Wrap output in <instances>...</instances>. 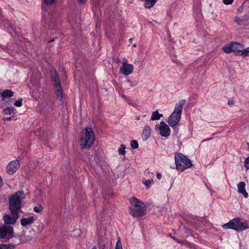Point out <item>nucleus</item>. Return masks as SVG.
I'll return each mask as SVG.
<instances>
[{
	"instance_id": "obj_1",
	"label": "nucleus",
	"mask_w": 249,
	"mask_h": 249,
	"mask_svg": "<svg viewBox=\"0 0 249 249\" xmlns=\"http://www.w3.org/2000/svg\"><path fill=\"white\" fill-rule=\"evenodd\" d=\"M25 198L23 190L17 191L9 197V209L11 213H18L22 207V201Z\"/></svg>"
},
{
	"instance_id": "obj_2",
	"label": "nucleus",
	"mask_w": 249,
	"mask_h": 249,
	"mask_svg": "<svg viewBox=\"0 0 249 249\" xmlns=\"http://www.w3.org/2000/svg\"><path fill=\"white\" fill-rule=\"evenodd\" d=\"M185 103V100H180L176 104L174 111L169 116L168 120L169 125L174 129L176 127V125L180 120L181 115L182 111L183 106Z\"/></svg>"
},
{
	"instance_id": "obj_3",
	"label": "nucleus",
	"mask_w": 249,
	"mask_h": 249,
	"mask_svg": "<svg viewBox=\"0 0 249 249\" xmlns=\"http://www.w3.org/2000/svg\"><path fill=\"white\" fill-rule=\"evenodd\" d=\"M175 160L177 169L180 172H182L185 169L190 168L193 165L191 160L180 153L175 154Z\"/></svg>"
},
{
	"instance_id": "obj_4",
	"label": "nucleus",
	"mask_w": 249,
	"mask_h": 249,
	"mask_svg": "<svg viewBox=\"0 0 249 249\" xmlns=\"http://www.w3.org/2000/svg\"><path fill=\"white\" fill-rule=\"evenodd\" d=\"M95 140V135L91 128H85L83 137L80 139V145L83 148L91 147Z\"/></svg>"
},
{
	"instance_id": "obj_5",
	"label": "nucleus",
	"mask_w": 249,
	"mask_h": 249,
	"mask_svg": "<svg viewBox=\"0 0 249 249\" xmlns=\"http://www.w3.org/2000/svg\"><path fill=\"white\" fill-rule=\"evenodd\" d=\"M223 227L225 229H232L237 231H243L248 228L247 224L241 221V219L239 217L230 220L229 222L224 224Z\"/></svg>"
},
{
	"instance_id": "obj_6",
	"label": "nucleus",
	"mask_w": 249,
	"mask_h": 249,
	"mask_svg": "<svg viewBox=\"0 0 249 249\" xmlns=\"http://www.w3.org/2000/svg\"><path fill=\"white\" fill-rule=\"evenodd\" d=\"M245 49H244L243 45L237 42H230L228 45L223 48L224 52L226 53L233 52L235 55H241L243 57L246 56L242 54L243 50Z\"/></svg>"
},
{
	"instance_id": "obj_7",
	"label": "nucleus",
	"mask_w": 249,
	"mask_h": 249,
	"mask_svg": "<svg viewBox=\"0 0 249 249\" xmlns=\"http://www.w3.org/2000/svg\"><path fill=\"white\" fill-rule=\"evenodd\" d=\"M146 206L144 203H142L140 207L136 208L129 207L130 214L134 217H140L145 214Z\"/></svg>"
},
{
	"instance_id": "obj_8",
	"label": "nucleus",
	"mask_w": 249,
	"mask_h": 249,
	"mask_svg": "<svg viewBox=\"0 0 249 249\" xmlns=\"http://www.w3.org/2000/svg\"><path fill=\"white\" fill-rule=\"evenodd\" d=\"M11 213V215L5 214L3 215V219L5 225H14L19 218V214L18 213Z\"/></svg>"
},
{
	"instance_id": "obj_9",
	"label": "nucleus",
	"mask_w": 249,
	"mask_h": 249,
	"mask_svg": "<svg viewBox=\"0 0 249 249\" xmlns=\"http://www.w3.org/2000/svg\"><path fill=\"white\" fill-rule=\"evenodd\" d=\"M134 70L133 66L127 63L125 59H124L123 65L120 68V71L124 75L127 76L133 72Z\"/></svg>"
},
{
	"instance_id": "obj_10",
	"label": "nucleus",
	"mask_w": 249,
	"mask_h": 249,
	"mask_svg": "<svg viewBox=\"0 0 249 249\" xmlns=\"http://www.w3.org/2000/svg\"><path fill=\"white\" fill-rule=\"evenodd\" d=\"M19 166L18 160L11 161L6 167V172L9 175H12L18 169Z\"/></svg>"
},
{
	"instance_id": "obj_11",
	"label": "nucleus",
	"mask_w": 249,
	"mask_h": 249,
	"mask_svg": "<svg viewBox=\"0 0 249 249\" xmlns=\"http://www.w3.org/2000/svg\"><path fill=\"white\" fill-rule=\"evenodd\" d=\"M13 228L10 226L2 225L0 227V238L4 239L6 238L7 234L11 235L13 233Z\"/></svg>"
},
{
	"instance_id": "obj_12",
	"label": "nucleus",
	"mask_w": 249,
	"mask_h": 249,
	"mask_svg": "<svg viewBox=\"0 0 249 249\" xmlns=\"http://www.w3.org/2000/svg\"><path fill=\"white\" fill-rule=\"evenodd\" d=\"M160 134L161 136L167 137L170 135V129L168 125L164 122H160V126L159 127Z\"/></svg>"
},
{
	"instance_id": "obj_13",
	"label": "nucleus",
	"mask_w": 249,
	"mask_h": 249,
	"mask_svg": "<svg viewBox=\"0 0 249 249\" xmlns=\"http://www.w3.org/2000/svg\"><path fill=\"white\" fill-rule=\"evenodd\" d=\"M52 79L55 88L61 87L59 76L55 70L51 71Z\"/></svg>"
},
{
	"instance_id": "obj_14",
	"label": "nucleus",
	"mask_w": 249,
	"mask_h": 249,
	"mask_svg": "<svg viewBox=\"0 0 249 249\" xmlns=\"http://www.w3.org/2000/svg\"><path fill=\"white\" fill-rule=\"evenodd\" d=\"M35 221L34 217L32 216L26 218H22L20 220L21 225L23 227H26L28 225L32 224Z\"/></svg>"
},
{
	"instance_id": "obj_15",
	"label": "nucleus",
	"mask_w": 249,
	"mask_h": 249,
	"mask_svg": "<svg viewBox=\"0 0 249 249\" xmlns=\"http://www.w3.org/2000/svg\"><path fill=\"white\" fill-rule=\"evenodd\" d=\"M151 131V130L149 126L146 125L144 127L142 133V137L145 140H147L150 137Z\"/></svg>"
},
{
	"instance_id": "obj_16",
	"label": "nucleus",
	"mask_w": 249,
	"mask_h": 249,
	"mask_svg": "<svg viewBox=\"0 0 249 249\" xmlns=\"http://www.w3.org/2000/svg\"><path fill=\"white\" fill-rule=\"evenodd\" d=\"M129 201L131 204L133 205L136 207H140L142 203H144L140 200L134 197H131L129 199Z\"/></svg>"
},
{
	"instance_id": "obj_17",
	"label": "nucleus",
	"mask_w": 249,
	"mask_h": 249,
	"mask_svg": "<svg viewBox=\"0 0 249 249\" xmlns=\"http://www.w3.org/2000/svg\"><path fill=\"white\" fill-rule=\"evenodd\" d=\"M2 101L7 97H11L14 95V92L10 89H5L2 92Z\"/></svg>"
},
{
	"instance_id": "obj_18",
	"label": "nucleus",
	"mask_w": 249,
	"mask_h": 249,
	"mask_svg": "<svg viewBox=\"0 0 249 249\" xmlns=\"http://www.w3.org/2000/svg\"><path fill=\"white\" fill-rule=\"evenodd\" d=\"M56 89V91H55V94L57 98L61 101L63 99V92H62V87H59L55 88Z\"/></svg>"
},
{
	"instance_id": "obj_19",
	"label": "nucleus",
	"mask_w": 249,
	"mask_h": 249,
	"mask_svg": "<svg viewBox=\"0 0 249 249\" xmlns=\"http://www.w3.org/2000/svg\"><path fill=\"white\" fill-rule=\"evenodd\" d=\"M161 117H162V115L161 114H160L158 112V110H157L153 112L151 118V120H157L160 119Z\"/></svg>"
},
{
	"instance_id": "obj_20",
	"label": "nucleus",
	"mask_w": 249,
	"mask_h": 249,
	"mask_svg": "<svg viewBox=\"0 0 249 249\" xmlns=\"http://www.w3.org/2000/svg\"><path fill=\"white\" fill-rule=\"evenodd\" d=\"M245 183L244 182H240L237 184V189H238V192L240 193L242 190H244L245 187Z\"/></svg>"
},
{
	"instance_id": "obj_21",
	"label": "nucleus",
	"mask_w": 249,
	"mask_h": 249,
	"mask_svg": "<svg viewBox=\"0 0 249 249\" xmlns=\"http://www.w3.org/2000/svg\"><path fill=\"white\" fill-rule=\"evenodd\" d=\"M15 246L8 244L0 245V249H14Z\"/></svg>"
},
{
	"instance_id": "obj_22",
	"label": "nucleus",
	"mask_w": 249,
	"mask_h": 249,
	"mask_svg": "<svg viewBox=\"0 0 249 249\" xmlns=\"http://www.w3.org/2000/svg\"><path fill=\"white\" fill-rule=\"evenodd\" d=\"M14 109V107H6L3 109V112L6 115H10L11 113V110L13 111Z\"/></svg>"
},
{
	"instance_id": "obj_23",
	"label": "nucleus",
	"mask_w": 249,
	"mask_h": 249,
	"mask_svg": "<svg viewBox=\"0 0 249 249\" xmlns=\"http://www.w3.org/2000/svg\"><path fill=\"white\" fill-rule=\"evenodd\" d=\"M125 147L124 144H121L120 148L118 149V153L120 155H124L125 153Z\"/></svg>"
},
{
	"instance_id": "obj_24",
	"label": "nucleus",
	"mask_w": 249,
	"mask_h": 249,
	"mask_svg": "<svg viewBox=\"0 0 249 249\" xmlns=\"http://www.w3.org/2000/svg\"><path fill=\"white\" fill-rule=\"evenodd\" d=\"M130 145L131 147L133 149H137L139 146L138 142L136 140H132L130 142Z\"/></svg>"
},
{
	"instance_id": "obj_25",
	"label": "nucleus",
	"mask_w": 249,
	"mask_h": 249,
	"mask_svg": "<svg viewBox=\"0 0 249 249\" xmlns=\"http://www.w3.org/2000/svg\"><path fill=\"white\" fill-rule=\"evenodd\" d=\"M43 210V207L41 205H39L38 206H35L34 208V210L36 213H40Z\"/></svg>"
},
{
	"instance_id": "obj_26",
	"label": "nucleus",
	"mask_w": 249,
	"mask_h": 249,
	"mask_svg": "<svg viewBox=\"0 0 249 249\" xmlns=\"http://www.w3.org/2000/svg\"><path fill=\"white\" fill-rule=\"evenodd\" d=\"M22 99L19 98L14 103V105L18 107H20L22 105Z\"/></svg>"
},
{
	"instance_id": "obj_27",
	"label": "nucleus",
	"mask_w": 249,
	"mask_h": 249,
	"mask_svg": "<svg viewBox=\"0 0 249 249\" xmlns=\"http://www.w3.org/2000/svg\"><path fill=\"white\" fill-rule=\"evenodd\" d=\"M245 167L247 170L249 169V157L245 159Z\"/></svg>"
},
{
	"instance_id": "obj_28",
	"label": "nucleus",
	"mask_w": 249,
	"mask_h": 249,
	"mask_svg": "<svg viewBox=\"0 0 249 249\" xmlns=\"http://www.w3.org/2000/svg\"><path fill=\"white\" fill-rule=\"evenodd\" d=\"M115 249H122V245L120 239H119L116 243Z\"/></svg>"
},
{
	"instance_id": "obj_29",
	"label": "nucleus",
	"mask_w": 249,
	"mask_h": 249,
	"mask_svg": "<svg viewBox=\"0 0 249 249\" xmlns=\"http://www.w3.org/2000/svg\"><path fill=\"white\" fill-rule=\"evenodd\" d=\"M234 21L238 24V25H242L243 20H242L241 19H240L239 18L237 17H235L234 18Z\"/></svg>"
},
{
	"instance_id": "obj_30",
	"label": "nucleus",
	"mask_w": 249,
	"mask_h": 249,
	"mask_svg": "<svg viewBox=\"0 0 249 249\" xmlns=\"http://www.w3.org/2000/svg\"><path fill=\"white\" fill-rule=\"evenodd\" d=\"M44 2L46 5H51L53 4L55 0H43Z\"/></svg>"
},
{
	"instance_id": "obj_31",
	"label": "nucleus",
	"mask_w": 249,
	"mask_h": 249,
	"mask_svg": "<svg viewBox=\"0 0 249 249\" xmlns=\"http://www.w3.org/2000/svg\"><path fill=\"white\" fill-rule=\"evenodd\" d=\"M242 54L244 56H249V47L243 50Z\"/></svg>"
},
{
	"instance_id": "obj_32",
	"label": "nucleus",
	"mask_w": 249,
	"mask_h": 249,
	"mask_svg": "<svg viewBox=\"0 0 249 249\" xmlns=\"http://www.w3.org/2000/svg\"><path fill=\"white\" fill-rule=\"evenodd\" d=\"M223 2L226 5L231 4L233 3L234 0H222Z\"/></svg>"
},
{
	"instance_id": "obj_33",
	"label": "nucleus",
	"mask_w": 249,
	"mask_h": 249,
	"mask_svg": "<svg viewBox=\"0 0 249 249\" xmlns=\"http://www.w3.org/2000/svg\"><path fill=\"white\" fill-rule=\"evenodd\" d=\"M240 194H242L244 196L245 198H247L248 197V194L246 192L245 189H244V190H242L241 192L239 193Z\"/></svg>"
},
{
	"instance_id": "obj_34",
	"label": "nucleus",
	"mask_w": 249,
	"mask_h": 249,
	"mask_svg": "<svg viewBox=\"0 0 249 249\" xmlns=\"http://www.w3.org/2000/svg\"><path fill=\"white\" fill-rule=\"evenodd\" d=\"M151 181L152 180H150V179L147 180L144 182V185L146 187H149L151 183Z\"/></svg>"
},
{
	"instance_id": "obj_35",
	"label": "nucleus",
	"mask_w": 249,
	"mask_h": 249,
	"mask_svg": "<svg viewBox=\"0 0 249 249\" xmlns=\"http://www.w3.org/2000/svg\"><path fill=\"white\" fill-rule=\"evenodd\" d=\"M127 82L130 83L129 86L131 87H133L137 85V82H134V83L131 82L129 80H128Z\"/></svg>"
},
{
	"instance_id": "obj_36",
	"label": "nucleus",
	"mask_w": 249,
	"mask_h": 249,
	"mask_svg": "<svg viewBox=\"0 0 249 249\" xmlns=\"http://www.w3.org/2000/svg\"><path fill=\"white\" fill-rule=\"evenodd\" d=\"M87 0H78V3L79 4H84L86 3Z\"/></svg>"
},
{
	"instance_id": "obj_37",
	"label": "nucleus",
	"mask_w": 249,
	"mask_h": 249,
	"mask_svg": "<svg viewBox=\"0 0 249 249\" xmlns=\"http://www.w3.org/2000/svg\"><path fill=\"white\" fill-rule=\"evenodd\" d=\"M157 178L159 179H161V178L162 177L161 174L160 173H158L157 174Z\"/></svg>"
},
{
	"instance_id": "obj_38",
	"label": "nucleus",
	"mask_w": 249,
	"mask_h": 249,
	"mask_svg": "<svg viewBox=\"0 0 249 249\" xmlns=\"http://www.w3.org/2000/svg\"><path fill=\"white\" fill-rule=\"evenodd\" d=\"M234 103V101L233 100H229L228 101V104L229 105H233Z\"/></svg>"
},
{
	"instance_id": "obj_39",
	"label": "nucleus",
	"mask_w": 249,
	"mask_h": 249,
	"mask_svg": "<svg viewBox=\"0 0 249 249\" xmlns=\"http://www.w3.org/2000/svg\"><path fill=\"white\" fill-rule=\"evenodd\" d=\"M101 249H106V246L105 244L102 245L101 246Z\"/></svg>"
},
{
	"instance_id": "obj_40",
	"label": "nucleus",
	"mask_w": 249,
	"mask_h": 249,
	"mask_svg": "<svg viewBox=\"0 0 249 249\" xmlns=\"http://www.w3.org/2000/svg\"><path fill=\"white\" fill-rule=\"evenodd\" d=\"M4 120L11 121V117H7V118H6L5 119H4Z\"/></svg>"
},
{
	"instance_id": "obj_41",
	"label": "nucleus",
	"mask_w": 249,
	"mask_h": 249,
	"mask_svg": "<svg viewBox=\"0 0 249 249\" xmlns=\"http://www.w3.org/2000/svg\"><path fill=\"white\" fill-rule=\"evenodd\" d=\"M176 241L178 243H181L182 241L179 239H176Z\"/></svg>"
},
{
	"instance_id": "obj_42",
	"label": "nucleus",
	"mask_w": 249,
	"mask_h": 249,
	"mask_svg": "<svg viewBox=\"0 0 249 249\" xmlns=\"http://www.w3.org/2000/svg\"><path fill=\"white\" fill-rule=\"evenodd\" d=\"M1 94H2V92H0V101H2V95Z\"/></svg>"
},
{
	"instance_id": "obj_43",
	"label": "nucleus",
	"mask_w": 249,
	"mask_h": 249,
	"mask_svg": "<svg viewBox=\"0 0 249 249\" xmlns=\"http://www.w3.org/2000/svg\"><path fill=\"white\" fill-rule=\"evenodd\" d=\"M54 39H52L49 40L48 41V43H50V42H53V41H54Z\"/></svg>"
},
{
	"instance_id": "obj_44",
	"label": "nucleus",
	"mask_w": 249,
	"mask_h": 249,
	"mask_svg": "<svg viewBox=\"0 0 249 249\" xmlns=\"http://www.w3.org/2000/svg\"><path fill=\"white\" fill-rule=\"evenodd\" d=\"M136 119L137 120H140V117H139V116H138V117H136Z\"/></svg>"
},
{
	"instance_id": "obj_45",
	"label": "nucleus",
	"mask_w": 249,
	"mask_h": 249,
	"mask_svg": "<svg viewBox=\"0 0 249 249\" xmlns=\"http://www.w3.org/2000/svg\"><path fill=\"white\" fill-rule=\"evenodd\" d=\"M172 238L176 241V239H177L176 238L174 237H172Z\"/></svg>"
},
{
	"instance_id": "obj_46",
	"label": "nucleus",
	"mask_w": 249,
	"mask_h": 249,
	"mask_svg": "<svg viewBox=\"0 0 249 249\" xmlns=\"http://www.w3.org/2000/svg\"><path fill=\"white\" fill-rule=\"evenodd\" d=\"M92 249H96V247H95V246H94V247L92 248Z\"/></svg>"
},
{
	"instance_id": "obj_47",
	"label": "nucleus",
	"mask_w": 249,
	"mask_h": 249,
	"mask_svg": "<svg viewBox=\"0 0 249 249\" xmlns=\"http://www.w3.org/2000/svg\"><path fill=\"white\" fill-rule=\"evenodd\" d=\"M133 46V47H136V44H134Z\"/></svg>"
},
{
	"instance_id": "obj_48",
	"label": "nucleus",
	"mask_w": 249,
	"mask_h": 249,
	"mask_svg": "<svg viewBox=\"0 0 249 249\" xmlns=\"http://www.w3.org/2000/svg\"><path fill=\"white\" fill-rule=\"evenodd\" d=\"M247 145H248V146H249V143L247 142Z\"/></svg>"
},
{
	"instance_id": "obj_49",
	"label": "nucleus",
	"mask_w": 249,
	"mask_h": 249,
	"mask_svg": "<svg viewBox=\"0 0 249 249\" xmlns=\"http://www.w3.org/2000/svg\"><path fill=\"white\" fill-rule=\"evenodd\" d=\"M132 38H130V39H129V40H130V41H132Z\"/></svg>"
}]
</instances>
